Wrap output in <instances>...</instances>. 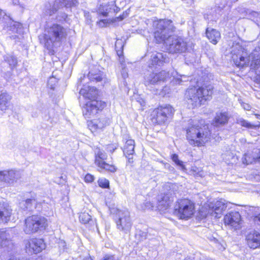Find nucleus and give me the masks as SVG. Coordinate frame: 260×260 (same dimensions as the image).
I'll return each mask as SVG.
<instances>
[{"label": "nucleus", "mask_w": 260, "mask_h": 260, "mask_svg": "<svg viewBox=\"0 0 260 260\" xmlns=\"http://www.w3.org/2000/svg\"><path fill=\"white\" fill-rule=\"evenodd\" d=\"M67 15H66L65 13H62V15H61L62 19H58V20H59V21H61V20H65V19H66V18H67Z\"/></svg>", "instance_id": "53"}, {"label": "nucleus", "mask_w": 260, "mask_h": 260, "mask_svg": "<svg viewBox=\"0 0 260 260\" xmlns=\"http://www.w3.org/2000/svg\"><path fill=\"white\" fill-rule=\"evenodd\" d=\"M47 225L46 218L40 215H33L25 219L23 231L26 234H33L45 229Z\"/></svg>", "instance_id": "6"}, {"label": "nucleus", "mask_w": 260, "mask_h": 260, "mask_svg": "<svg viewBox=\"0 0 260 260\" xmlns=\"http://www.w3.org/2000/svg\"><path fill=\"white\" fill-rule=\"evenodd\" d=\"M250 211L253 214L254 217L253 220L254 222L257 224L260 225V211L259 209L257 207H252Z\"/></svg>", "instance_id": "35"}, {"label": "nucleus", "mask_w": 260, "mask_h": 260, "mask_svg": "<svg viewBox=\"0 0 260 260\" xmlns=\"http://www.w3.org/2000/svg\"><path fill=\"white\" fill-rule=\"evenodd\" d=\"M109 210L114 215L117 228L125 233L129 232L132 224L129 212L120 210L114 206L109 207Z\"/></svg>", "instance_id": "5"}, {"label": "nucleus", "mask_w": 260, "mask_h": 260, "mask_svg": "<svg viewBox=\"0 0 260 260\" xmlns=\"http://www.w3.org/2000/svg\"><path fill=\"white\" fill-rule=\"evenodd\" d=\"M169 76V73L165 71L158 73L152 72L145 75L144 83L146 86L158 84L161 81L166 80Z\"/></svg>", "instance_id": "15"}, {"label": "nucleus", "mask_w": 260, "mask_h": 260, "mask_svg": "<svg viewBox=\"0 0 260 260\" xmlns=\"http://www.w3.org/2000/svg\"><path fill=\"white\" fill-rule=\"evenodd\" d=\"M213 87L211 85L197 86L188 88L185 93V98L188 105L192 108L201 106L203 102L210 100L213 93Z\"/></svg>", "instance_id": "2"}, {"label": "nucleus", "mask_w": 260, "mask_h": 260, "mask_svg": "<svg viewBox=\"0 0 260 260\" xmlns=\"http://www.w3.org/2000/svg\"><path fill=\"white\" fill-rule=\"evenodd\" d=\"M174 194L175 193L172 191L158 194L157 197L158 210L164 211L169 209L174 201Z\"/></svg>", "instance_id": "13"}, {"label": "nucleus", "mask_w": 260, "mask_h": 260, "mask_svg": "<svg viewBox=\"0 0 260 260\" xmlns=\"http://www.w3.org/2000/svg\"><path fill=\"white\" fill-rule=\"evenodd\" d=\"M229 118V116L226 112L217 113L214 118L213 124L216 127L224 125L228 122Z\"/></svg>", "instance_id": "26"}, {"label": "nucleus", "mask_w": 260, "mask_h": 260, "mask_svg": "<svg viewBox=\"0 0 260 260\" xmlns=\"http://www.w3.org/2000/svg\"><path fill=\"white\" fill-rule=\"evenodd\" d=\"M172 159L177 166L180 167L182 169H184L183 161L179 159L178 156L177 154H173L172 155Z\"/></svg>", "instance_id": "40"}, {"label": "nucleus", "mask_w": 260, "mask_h": 260, "mask_svg": "<svg viewBox=\"0 0 260 260\" xmlns=\"http://www.w3.org/2000/svg\"><path fill=\"white\" fill-rule=\"evenodd\" d=\"M88 78L89 80L93 82H101L103 79V74L99 72L96 74H94L92 72H89L88 75Z\"/></svg>", "instance_id": "34"}, {"label": "nucleus", "mask_w": 260, "mask_h": 260, "mask_svg": "<svg viewBox=\"0 0 260 260\" xmlns=\"http://www.w3.org/2000/svg\"><path fill=\"white\" fill-rule=\"evenodd\" d=\"M174 112V108L170 105L160 106L153 111L152 121L154 123L164 124L172 117Z\"/></svg>", "instance_id": "11"}, {"label": "nucleus", "mask_w": 260, "mask_h": 260, "mask_svg": "<svg viewBox=\"0 0 260 260\" xmlns=\"http://www.w3.org/2000/svg\"><path fill=\"white\" fill-rule=\"evenodd\" d=\"M77 3V0H56L53 5L50 3L46 4L44 13L46 16H50L61 8H70L75 6Z\"/></svg>", "instance_id": "12"}, {"label": "nucleus", "mask_w": 260, "mask_h": 260, "mask_svg": "<svg viewBox=\"0 0 260 260\" xmlns=\"http://www.w3.org/2000/svg\"><path fill=\"white\" fill-rule=\"evenodd\" d=\"M237 123L241 125L242 126L245 127L247 128H253L254 125L246 121L245 120L240 118L237 120Z\"/></svg>", "instance_id": "39"}, {"label": "nucleus", "mask_w": 260, "mask_h": 260, "mask_svg": "<svg viewBox=\"0 0 260 260\" xmlns=\"http://www.w3.org/2000/svg\"><path fill=\"white\" fill-rule=\"evenodd\" d=\"M117 144H110L108 146L107 149L109 151L113 153L117 149Z\"/></svg>", "instance_id": "47"}, {"label": "nucleus", "mask_w": 260, "mask_h": 260, "mask_svg": "<svg viewBox=\"0 0 260 260\" xmlns=\"http://www.w3.org/2000/svg\"><path fill=\"white\" fill-rule=\"evenodd\" d=\"M227 204L226 201L223 199L206 203L200 210L199 216L202 219L206 218L209 215L215 218H219L223 212L226 209Z\"/></svg>", "instance_id": "4"}, {"label": "nucleus", "mask_w": 260, "mask_h": 260, "mask_svg": "<svg viewBox=\"0 0 260 260\" xmlns=\"http://www.w3.org/2000/svg\"><path fill=\"white\" fill-rule=\"evenodd\" d=\"M102 169H104L110 172L114 173L116 171L117 168L113 165H109L106 162L104 163L102 166L99 167Z\"/></svg>", "instance_id": "38"}, {"label": "nucleus", "mask_w": 260, "mask_h": 260, "mask_svg": "<svg viewBox=\"0 0 260 260\" xmlns=\"http://www.w3.org/2000/svg\"><path fill=\"white\" fill-rule=\"evenodd\" d=\"M21 177L20 171L15 170L0 171V182L12 184Z\"/></svg>", "instance_id": "16"}, {"label": "nucleus", "mask_w": 260, "mask_h": 260, "mask_svg": "<svg viewBox=\"0 0 260 260\" xmlns=\"http://www.w3.org/2000/svg\"><path fill=\"white\" fill-rule=\"evenodd\" d=\"M152 65H158L159 66L164 63L169 61V58L166 53L156 52L153 53L151 56Z\"/></svg>", "instance_id": "25"}, {"label": "nucleus", "mask_w": 260, "mask_h": 260, "mask_svg": "<svg viewBox=\"0 0 260 260\" xmlns=\"http://www.w3.org/2000/svg\"><path fill=\"white\" fill-rule=\"evenodd\" d=\"M103 260H117L113 255H106Z\"/></svg>", "instance_id": "51"}, {"label": "nucleus", "mask_w": 260, "mask_h": 260, "mask_svg": "<svg viewBox=\"0 0 260 260\" xmlns=\"http://www.w3.org/2000/svg\"><path fill=\"white\" fill-rule=\"evenodd\" d=\"M126 15H124V14H123L122 15H120L117 18L119 20L121 21L124 18H125L126 17Z\"/></svg>", "instance_id": "52"}, {"label": "nucleus", "mask_w": 260, "mask_h": 260, "mask_svg": "<svg viewBox=\"0 0 260 260\" xmlns=\"http://www.w3.org/2000/svg\"><path fill=\"white\" fill-rule=\"evenodd\" d=\"M111 122L110 119L105 116H102L98 119L90 121L88 125L92 132H96L99 131H103Z\"/></svg>", "instance_id": "18"}, {"label": "nucleus", "mask_w": 260, "mask_h": 260, "mask_svg": "<svg viewBox=\"0 0 260 260\" xmlns=\"http://www.w3.org/2000/svg\"><path fill=\"white\" fill-rule=\"evenodd\" d=\"M88 86H84L83 88H81L80 90V94L82 95L85 98H87V92H88Z\"/></svg>", "instance_id": "45"}, {"label": "nucleus", "mask_w": 260, "mask_h": 260, "mask_svg": "<svg viewBox=\"0 0 260 260\" xmlns=\"http://www.w3.org/2000/svg\"><path fill=\"white\" fill-rule=\"evenodd\" d=\"M194 212L193 203L188 199L179 200L174 207L175 214L181 219H188Z\"/></svg>", "instance_id": "8"}, {"label": "nucleus", "mask_w": 260, "mask_h": 260, "mask_svg": "<svg viewBox=\"0 0 260 260\" xmlns=\"http://www.w3.org/2000/svg\"><path fill=\"white\" fill-rule=\"evenodd\" d=\"M12 4L18 7L21 11H23L25 8V4L20 0H12Z\"/></svg>", "instance_id": "42"}, {"label": "nucleus", "mask_w": 260, "mask_h": 260, "mask_svg": "<svg viewBox=\"0 0 260 260\" xmlns=\"http://www.w3.org/2000/svg\"><path fill=\"white\" fill-rule=\"evenodd\" d=\"M243 164L249 165L256 161H260V150L254 149L251 152H248L244 154L242 158Z\"/></svg>", "instance_id": "21"}, {"label": "nucleus", "mask_w": 260, "mask_h": 260, "mask_svg": "<svg viewBox=\"0 0 260 260\" xmlns=\"http://www.w3.org/2000/svg\"><path fill=\"white\" fill-rule=\"evenodd\" d=\"M98 184L100 187L104 188H108L109 186V182L105 178L99 179Z\"/></svg>", "instance_id": "41"}, {"label": "nucleus", "mask_w": 260, "mask_h": 260, "mask_svg": "<svg viewBox=\"0 0 260 260\" xmlns=\"http://www.w3.org/2000/svg\"><path fill=\"white\" fill-rule=\"evenodd\" d=\"M135 141L132 139L127 140L123 148V153L128 157L134 153Z\"/></svg>", "instance_id": "31"}, {"label": "nucleus", "mask_w": 260, "mask_h": 260, "mask_svg": "<svg viewBox=\"0 0 260 260\" xmlns=\"http://www.w3.org/2000/svg\"><path fill=\"white\" fill-rule=\"evenodd\" d=\"M246 240L248 246L253 249H255L260 246V233L252 231L249 232L246 236Z\"/></svg>", "instance_id": "22"}, {"label": "nucleus", "mask_w": 260, "mask_h": 260, "mask_svg": "<svg viewBox=\"0 0 260 260\" xmlns=\"http://www.w3.org/2000/svg\"><path fill=\"white\" fill-rule=\"evenodd\" d=\"M253 15H254V16L255 15V16H258V15H259V13H257V12H254L253 13Z\"/></svg>", "instance_id": "58"}, {"label": "nucleus", "mask_w": 260, "mask_h": 260, "mask_svg": "<svg viewBox=\"0 0 260 260\" xmlns=\"http://www.w3.org/2000/svg\"><path fill=\"white\" fill-rule=\"evenodd\" d=\"M4 63H7L11 70L15 68L17 65V58L12 54H7L4 56Z\"/></svg>", "instance_id": "32"}, {"label": "nucleus", "mask_w": 260, "mask_h": 260, "mask_svg": "<svg viewBox=\"0 0 260 260\" xmlns=\"http://www.w3.org/2000/svg\"><path fill=\"white\" fill-rule=\"evenodd\" d=\"M136 237L138 238V240L141 241H143L144 240L146 239L147 237V234L146 232L139 231L136 235Z\"/></svg>", "instance_id": "43"}, {"label": "nucleus", "mask_w": 260, "mask_h": 260, "mask_svg": "<svg viewBox=\"0 0 260 260\" xmlns=\"http://www.w3.org/2000/svg\"><path fill=\"white\" fill-rule=\"evenodd\" d=\"M94 180V176L91 174H87L84 178V180L86 182L90 183L92 182Z\"/></svg>", "instance_id": "46"}, {"label": "nucleus", "mask_w": 260, "mask_h": 260, "mask_svg": "<svg viewBox=\"0 0 260 260\" xmlns=\"http://www.w3.org/2000/svg\"><path fill=\"white\" fill-rule=\"evenodd\" d=\"M52 78H50V79H49V81H51V80H52Z\"/></svg>", "instance_id": "61"}, {"label": "nucleus", "mask_w": 260, "mask_h": 260, "mask_svg": "<svg viewBox=\"0 0 260 260\" xmlns=\"http://www.w3.org/2000/svg\"><path fill=\"white\" fill-rule=\"evenodd\" d=\"M13 231L12 229L0 230V246L6 247L9 246L11 242Z\"/></svg>", "instance_id": "23"}, {"label": "nucleus", "mask_w": 260, "mask_h": 260, "mask_svg": "<svg viewBox=\"0 0 260 260\" xmlns=\"http://www.w3.org/2000/svg\"><path fill=\"white\" fill-rule=\"evenodd\" d=\"M241 220V215L237 211H232L226 214L224 217L225 224H228L236 229L239 227Z\"/></svg>", "instance_id": "19"}, {"label": "nucleus", "mask_w": 260, "mask_h": 260, "mask_svg": "<svg viewBox=\"0 0 260 260\" xmlns=\"http://www.w3.org/2000/svg\"><path fill=\"white\" fill-rule=\"evenodd\" d=\"M11 214L12 210L9 206L5 202L0 201V223L9 221Z\"/></svg>", "instance_id": "24"}, {"label": "nucleus", "mask_w": 260, "mask_h": 260, "mask_svg": "<svg viewBox=\"0 0 260 260\" xmlns=\"http://www.w3.org/2000/svg\"><path fill=\"white\" fill-rule=\"evenodd\" d=\"M206 36L213 44H216L220 38V34L218 31L209 28L206 29Z\"/></svg>", "instance_id": "29"}, {"label": "nucleus", "mask_w": 260, "mask_h": 260, "mask_svg": "<svg viewBox=\"0 0 260 260\" xmlns=\"http://www.w3.org/2000/svg\"><path fill=\"white\" fill-rule=\"evenodd\" d=\"M117 55L120 57V56H122V51H121V50H118V51H117Z\"/></svg>", "instance_id": "54"}, {"label": "nucleus", "mask_w": 260, "mask_h": 260, "mask_svg": "<svg viewBox=\"0 0 260 260\" xmlns=\"http://www.w3.org/2000/svg\"><path fill=\"white\" fill-rule=\"evenodd\" d=\"M250 108V106L248 105H246V107H244V108L246 110H248Z\"/></svg>", "instance_id": "56"}, {"label": "nucleus", "mask_w": 260, "mask_h": 260, "mask_svg": "<svg viewBox=\"0 0 260 260\" xmlns=\"http://www.w3.org/2000/svg\"><path fill=\"white\" fill-rule=\"evenodd\" d=\"M87 88V99L91 100L95 98L98 95V90L96 88L88 86Z\"/></svg>", "instance_id": "36"}, {"label": "nucleus", "mask_w": 260, "mask_h": 260, "mask_svg": "<svg viewBox=\"0 0 260 260\" xmlns=\"http://www.w3.org/2000/svg\"><path fill=\"white\" fill-rule=\"evenodd\" d=\"M106 104L105 102L92 101L86 104L82 109L83 115L86 118H90L96 114L98 110L103 109Z\"/></svg>", "instance_id": "14"}, {"label": "nucleus", "mask_w": 260, "mask_h": 260, "mask_svg": "<svg viewBox=\"0 0 260 260\" xmlns=\"http://www.w3.org/2000/svg\"><path fill=\"white\" fill-rule=\"evenodd\" d=\"M181 77H183V78H186V77L185 76H181Z\"/></svg>", "instance_id": "60"}, {"label": "nucleus", "mask_w": 260, "mask_h": 260, "mask_svg": "<svg viewBox=\"0 0 260 260\" xmlns=\"http://www.w3.org/2000/svg\"><path fill=\"white\" fill-rule=\"evenodd\" d=\"M79 218L81 222L86 224L91 219V216L88 213L83 212L80 213Z\"/></svg>", "instance_id": "37"}, {"label": "nucleus", "mask_w": 260, "mask_h": 260, "mask_svg": "<svg viewBox=\"0 0 260 260\" xmlns=\"http://www.w3.org/2000/svg\"><path fill=\"white\" fill-rule=\"evenodd\" d=\"M107 158V155L104 151L100 149L95 150V164L99 167L102 166Z\"/></svg>", "instance_id": "28"}, {"label": "nucleus", "mask_w": 260, "mask_h": 260, "mask_svg": "<svg viewBox=\"0 0 260 260\" xmlns=\"http://www.w3.org/2000/svg\"><path fill=\"white\" fill-rule=\"evenodd\" d=\"M130 156H128L127 157H128V162L129 163H132L133 162V158L130 157H129Z\"/></svg>", "instance_id": "55"}, {"label": "nucleus", "mask_w": 260, "mask_h": 260, "mask_svg": "<svg viewBox=\"0 0 260 260\" xmlns=\"http://www.w3.org/2000/svg\"><path fill=\"white\" fill-rule=\"evenodd\" d=\"M85 260H92L91 257L86 258Z\"/></svg>", "instance_id": "59"}, {"label": "nucleus", "mask_w": 260, "mask_h": 260, "mask_svg": "<svg viewBox=\"0 0 260 260\" xmlns=\"http://www.w3.org/2000/svg\"><path fill=\"white\" fill-rule=\"evenodd\" d=\"M185 80H183L182 78L174 79V83L176 84H180L182 82L185 81Z\"/></svg>", "instance_id": "50"}, {"label": "nucleus", "mask_w": 260, "mask_h": 260, "mask_svg": "<svg viewBox=\"0 0 260 260\" xmlns=\"http://www.w3.org/2000/svg\"><path fill=\"white\" fill-rule=\"evenodd\" d=\"M244 50L239 43H233L232 46L230 48L231 58L237 67H243L245 66L250 67L251 59L249 62L248 59L249 55L246 57H245L246 52H244Z\"/></svg>", "instance_id": "9"}, {"label": "nucleus", "mask_w": 260, "mask_h": 260, "mask_svg": "<svg viewBox=\"0 0 260 260\" xmlns=\"http://www.w3.org/2000/svg\"><path fill=\"white\" fill-rule=\"evenodd\" d=\"M37 203V200L35 198L28 199L25 200V202L21 203V207L23 208L22 206H24V209L28 210H32L34 208H36V205Z\"/></svg>", "instance_id": "33"}, {"label": "nucleus", "mask_w": 260, "mask_h": 260, "mask_svg": "<svg viewBox=\"0 0 260 260\" xmlns=\"http://www.w3.org/2000/svg\"><path fill=\"white\" fill-rule=\"evenodd\" d=\"M115 3V1H112L108 4L100 5L98 8V13L104 17H107L110 13H117L120 9L116 6Z\"/></svg>", "instance_id": "20"}, {"label": "nucleus", "mask_w": 260, "mask_h": 260, "mask_svg": "<svg viewBox=\"0 0 260 260\" xmlns=\"http://www.w3.org/2000/svg\"><path fill=\"white\" fill-rule=\"evenodd\" d=\"M11 96L7 92L0 94V110L5 111L8 109L11 105Z\"/></svg>", "instance_id": "27"}, {"label": "nucleus", "mask_w": 260, "mask_h": 260, "mask_svg": "<svg viewBox=\"0 0 260 260\" xmlns=\"http://www.w3.org/2000/svg\"><path fill=\"white\" fill-rule=\"evenodd\" d=\"M88 86H84L83 88H81L80 90V94L82 95L85 98H87V92H88Z\"/></svg>", "instance_id": "44"}, {"label": "nucleus", "mask_w": 260, "mask_h": 260, "mask_svg": "<svg viewBox=\"0 0 260 260\" xmlns=\"http://www.w3.org/2000/svg\"><path fill=\"white\" fill-rule=\"evenodd\" d=\"M173 186L174 185L173 184H169V185H167L166 186L170 188H173Z\"/></svg>", "instance_id": "57"}, {"label": "nucleus", "mask_w": 260, "mask_h": 260, "mask_svg": "<svg viewBox=\"0 0 260 260\" xmlns=\"http://www.w3.org/2000/svg\"><path fill=\"white\" fill-rule=\"evenodd\" d=\"M107 23V19H102L100 20L98 24L100 27H105Z\"/></svg>", "instance_id": "48"}, {"label": "nucleus", "mask_w": 260, "mask_h": 260, "mask_svg": "<svg viewBox=\"0 0 260 260\" xmlns=\"http://www.w3.org/2000/svg\"><path fill=\"white\" fill-rule=\"evenodd\" d=\"M186 138L189 144L194 146H203L211 138V132L207 125L199 126L192 120L189 121L186 129Z\"/></svg>", "instance_id": "1"}, {"label": "nucleus", "mask_w": 260, "mask_h": 260, "mask_svg": "<svg viewBox=\"0 0 260 260\" xmlns=\"http://www.w3.org/2000/svg\"><path fill=\"white\" fill-rule=\"evenodd\" d=\"M10 30L13 32L17 33L18 35H12L10 37L11 39L15 40L16 38L20 39L22 37L21 34L23 32V27L21 23L14 22L13 25L10 26Z\"/></svg>", "instance_id": "30"}, {"label": "nucleus", "mask_w": 260, "mask_h": 260, "mask_svg": "<svg viewBox=\"0 0 260 260\" xmlns=\"http://www.w3.org/2000/svg\"><path fill=\"white\" fill-rule=\"evenodd\" d=\"M165 47L171 53H182L187 49V43L184 39L174 35L166 41Z\"/></svg>", "instance_id": "10"}, {"label": "nucleus", "mask_w": 260, "mask_h": 260, "mask_svg": "<svg viewBox=\"0 0 260 260\" xmlns=\"http://www.w3.org/2000/svg\"><path fill=\"white\" fill-rule=\"evenodd\" d=\"M121 75H122V77L124 79L128 77L127 71V70L125 68H123L122 69Z\"/></svg>", "instance_id": "49"}, {"label": "nucleus", "mask_w": 260, "mask_h": 260, "mask_svg": "<svg viewBox=\"0 0 260 260\" xmlns=\"http://www.w3.org/2000/svg\"><path fill=\"white\" fill-rule=\"evenodd\" d=\"M67 29L62 25L53 24L47 25L44 35L39 37L41 43L48 49H51L56 43L61 42L67 36Z\"/></svg>", "instance_id": "3"}, {"label": "nucleus", "mask_w": 260, "mask_h": 260, "mask_svg": "<svg viewBox=\"0 0 260 260\" xmlns=\"http://www.w3.org/2000/svg\"><path fill=\"white\" fill-rule=\"evenodd\" d=\"M26 250L29 254H37L41 252L46 247L44 241L42 239L32 238L26 244Z\"/></svg>", "instance_id": "17"}, {"label": "nucleus", "mask_w": 260, "mask_h": 260, "mask_svg": "<svg viewBox=\"0 0 260 260\" xmlns=\"http://www.w3.org/2000/svg\"><path fill=\"white\" fill-rule=\"evenodd\" d=\"M175 27L171 20H161L157 24L156 30L154 35V38L158 43L164 42L170 37H173L172 34L175 31Z\"/></svg>", "instance_id": "7"}]
</instances>
